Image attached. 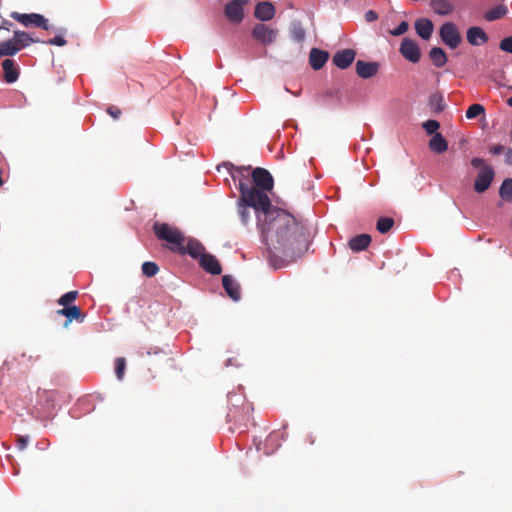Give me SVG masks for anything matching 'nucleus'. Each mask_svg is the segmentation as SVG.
Instances as JSON below:
<instances>
[{"mask_svg":"<svg viewBox=\"0 0 512 512\" xmlns=\"http://www.w3.org/2000/svg\"><path fill=\"white\" fill-rule=\"evenodd\" d=\"M199 265L203 270L212 275H219L222 272V268L219 261L214 255L210 253H205L204 255H201L199 259Z\"/></svg>","mask_w":512,"mask_h":512,"instance_id":"17","label":"nucleus"},{"mask_svg":"<svg viewBox=\"0 0 512 512\" xmlns=\"http://www.w3.org/2000/svg\"><path fill=\"white\" fill-rule=\"evenodd\" d=\"M44 43L49 45L64 46L67 43V41L61 36H56L54 38L49 39L48 41H45Z\"/></svg>","mask_w":512,"mask_h":512,"instance_id":"40","label":"nucleus"},{"mask_svg":"<svg viewBox=\"0 0 512 512\" xmlns=\"http://www.w3.org/2000/svg\"><path fill=\"white\" fill-rule=\"evenodd\" d=\"M394 226V220L391 217H381L377 220L376 229L381 234H385Z\"/></svg>","mask_w":512,"mask_h":512,"instance_id":"32","label":"nucleus"},{"mask_svg":"<svg viewBox=\"0 0 512 512\" xmlns=\"http://www.w3.org/2000/svg\"><path fill=\"white\" fill-rule=\"evenodd\" d=\"M408 30V23L406 21H402L393 31H391V34L394 36H400L403 35Z\"/></svg>","mask_w":512,"mask_h":512,"instance_id":"39","label":"nucleus"},{"mask_svg":"<svg viewBox=\"0 0 512 512\" xmlns=\"http://www.w3.org/2000/svg\"><path fill=\"white\" fill-rule=\"evenodd\" d=\"M222 285L232 300L238 301L241 298L240 286L232 276L224 275L222 277Z\"/></svg>","mask_w":512,"mask_h":512,"instance_id":"21","label":"nucleus"},{"mask_svg":"<svg viewBox=\"0 0 512 512\" xmlns=\"http://www.w3.org/2000/svg\"><path fill=\"white\" fill-rule=\"evenodd\" d=\"M254 14L261 21H269L275 15V7L270 2H260L256 5Z\"/></svg>","mask_w":512,"mask_h":512,"instance_id":"23","label":"nucleus"},{"mask_svg":"<svg viewBox=\"0 0 512 512\" xmlns=\"http://www.w3.org/2000/svg\"><path fill=\"white\" fill-rule=\"evenodd\" d=\"M467 41L473 46H480L488 41L486 32L477 26L470 27L466 33Z\"/></svg>","mask_w":512,"mask_h":512,"instance_id":"20","label":"nucleus"},{"mask_svg":"<svg viewBox=\"0 0 512 512\" xmlns=\"http://www.w3.org/2000/svg\"><path fill=\"white\" fill-rule=\"evenodd\" d=\"M429 57L433 64L438 68L443 67L447 62L445 51L439 47L432 48L429 52Z\"/></svg>","mask_w":512,"mask_h":512,"instance_id":"28","label":"nucleus"},{"mask_svg":"<svg viewBox=\"0 0 512 512\" xmlns=\"http://www.w3.org/2000/svg\"><path fill=\"white\" fill-rule=\"evenodd\" d=\"M56 313L67 318L64 323V327H68L73 320L83 322L85 318V314H83L80 308L75 305L63 307L62 309L57 310Z\"/></svg>","mask_w":512,"mask_h":512,"instance_id":"18","label":"nucleus"},{"mask_svg":"<svg viewBox=\"0 0 512 512\" xmlns=\"http://www.w3.org/2000/svg\"><path fill=\"white\" fill-rule=\"evenodd\" d=\"M499 47L502 51L512 54V36L503 38L499 44Z\"/></svg>","mask_w":512,"mask_h":512,"instance_id":"38","label":"nucleus"},{"mask_svg":"<svg viewBox=\"0 0 512 512\" xmlns=\"http://www.w3.org/2000/svg\"><path fill=\"white\" fill-rule=\"evenodd\" d=\"M440 37L443 43L451 49H455L461 43V35L452 22L444 23L440 28Z\"/></svg>","mask_w":512,"mask_h":512,"instance_id":"9","label":"nucleus"},{"mask_svg":"<svg viewBox=\"0 0 512 512\" xmlns=\"http://www.w3.org/2000/svg\"><path fill=\"white\" fill-rule=\"evenodd\" d=\"M402 56L412 63H418L421 57L417 43L409 38H404L400 45Z\"/></svg>","mask_w":512,"mask_h":512,"instance_id":"13","label":"nucleus"},{"mask_svg":"<svg viewBox=\"0 0 512 512\" xmlns=\"http://www.w3.org/2000/svg\"><path fill=\"white\" fill-rule=\"evenodd\" d=\"M500 197L506 202H512V178H506L499 189Z\"/></svg>","mask_w":512,"mask_h":512,"instance_id":"30","label":"nucleus"},{"mask_svg":"<svg viewBox=\"0 0 512 512\" xmlns=\"http://www.w3.org/2000/svg\"><path fill=\"white\" fill-rule=\"evenodd\" d=\"M182 250V252H177V254H188L194 259H200L201 255L206 253L205 247L202 245V243L194 238H186V242H184Z\"/></svg>","mask_w":512,"mask_h":512,"instance_id":"15","label":"nucleus"},{"mask_svg":"<svg viewBox=\"0 0 512 512\" xmlns=\"http://www.w3.org/2000/svg\"><path fill=\"white\" fill-rule=\"evenodd\" d=\"M27 443H28V437H25V436H18V439H17V447H18L20 450H23V449L27 446Z\"/></svg>","mask_w":512,"mask_h":512,"instance_id":"43","label":"nucleus"},{"mask_svg":"<svg viewBox=\"0 0 512 512\" xmlns=\"http://www.w3.org/2000/svg\"><path fill=\"white\" fill-rule=\"evenodd\" d=\"M355 57H356L355 50L343 49V50L337 51L334 54V56L332 58V62L339 69H346L353 63V61L355 60Z\"/></svg>","mask_w":512,"mask_h":512,"instance_id":"16","label":"nucleus"},{"mask_svg":"<svg viewBox=\"0 0 512 512\" xmlns=\"http://www.w3.org/2000/svg\"><path fill=\"white\" fill-rule=\"evenodd\" d=\"M434 25L427 18H420L415 22V30L417 34L424 40H428L433 33Z\"/></svg>","mask_w":512,"mask_h":512,"instance_id":"24","label":"nucleus"},{"mask_svg":"<svg viewBox=\"0 0 512 512\" xmlns=\"http://www.w3.org/2000/svg\"><path fill=\"white\" fill-rule=\"evenodd\" d=\"M371 243V236L368 234L356 235L349 241V247L354 252L365 250Z\"/></svg>","mask_w":512,"mask_h":512,"instance_id":"25","label":"nucleus"},{"mask_svg":"<svg viewBox=\"0 0 512 512\" xmlns=\"http://www.w3.org/2000/svg\"><path fill=\"white\" fill-rule=\"evenodd\" d=\"M504 151V146L501 144L494 145L490 147V152L493 155H500Z\"/></svg>","mask_w":512,"mask_h":512,"instance_id":"44","label":"nucleus"},{"mask_svg":"<svg viewBox=\"0 0 512 512\" xmlns=\"http://www.w3.org/2000/svg\"><path fill=\"white\" fill-rule=\"evenodd\" d=\"M377 19H378V14L374 10H368L365 13V20L367 22H373V21H376Z\"/></svg>","mask_w":512,"mask_h":512,"instance_id":"42","label":"nucleus"},{"mask_svg":"<svg viewBox=\"0 0 512 512\" xmlns=\"http://www.w3.org/2000/svg\"><path fill=\"white\" fill-rule=\"evenodd\" d=\"M12 27H13V23L12 22H10L8 20H3L1 25H0V31L1 30L10 31Z\"/></svg>","mask_w":512,"mask_h":512,"instance_id":"45","label":"nucleus"},{"mask_svg":"<svg viewBox=\"0 0 512 512\" xmlns=\"http://www.w3.org/2000/svg\"><path fill=\"white\" fill-rule=\"evenodd\" d=\"M507 103L510 107H512V96L507 100Z\"/></svg>","mask_w":512,"mask_h":512,"instance_id":"47","label":"nucleus"},{"mask_svg":"<svg viewBox=\"0 0 512 512\" xmlns=\"http://www.w3.org/2000/svg\"><path fill=\"white\" fill-rule=\"evenodd\" d=\"M229 173L232 179L235 182H238V189L240 191V196H242L243 201H253V197H256L258 201H266V194L262 191H259L257 188H253L250 185L249 179L251 177V167L250 166H235L233 164H229Z\"/></svg>","mask_w":512,"mask_h":512,"instance_id":"3","label":"nucleus"},{"mask_svg":"<svg viewBox=\"0 0 512 512\" xmlns=\"http://www.w3.org/2000/svg\"><path fill=\"white\" fill-rule=\"evenodd\" d=\"M471 165L474 168H480V171L474 181V190L477 193H484L489 189L491 183L493 182L495 171L492 166L485 164L482 158H473L471 160Z\"/></svg>","mask_w":512,"mask_h":512,"instance_id":"6","label":"nucleus"},{"mask_svg":"<svg viewBox=\"0 0 512 512\" xmlns=\"http://www.w3.org/2000/svg\"><path fill=\"white\" fill-rule=\"evenodd\" d=\"M508 13V9L505 5H497L496 7L487 11L484 15L487 21H495L503 18Z\"/></svg>","mask_w":512,"mask_h":512,"instance_id":"29","label":"nucleus"},{"mask_svg":"<svg viewBox=\"0 0 512 512\" xmlns=\"http://www.w3.org/2000/svg\"><path fill=\"white\" fill-rule=\"evenodd\" d=\"M510 224H511V227H512V218H511V223Z\"/></svg>","mask_w":512,"mask_h":512,"instance_id":"48","label":"nucleus"},{"mask_svg":"<svg viewBox=\"0 0 512 512\" xmlns=\"http://www.w3.org/2000/svg\"><path fill=\"white\" fill-rule=\"evenodd\" d=\"M428 147L431 151L441 154L448 149V142L441 133H435L429 140Z\"/></svg>","mask_w":512,"mask_h":512,"instance_id":"26","label":"nucleus"},{"mask_svg":"<svg viewBox=\"0 0 512 512\" xmlns=\"http://www.w3.org/2000/svg\"><path fill=\"white\" fill-rule=\"evenodd\" d=\"M10 16L25 27H39L44 30L50 29L48 19L38 13L24 14L14 11Z\"/></svg>","mask_w":512,"mask_h":512,"instance_id":"7","label":"nucleus"},{"mask_svg":"<svg viewBox=\"0 0 512 512\" xmlns=\"http://www.w3.org/2000/svg\"><path fill=\"white\" fill-rule=\"evenodd\" d=\"M77 296H78V292L77 291H70V292H67V293L63 294L58 299L57 302H58L59 305H62L63 307L71 306L70 304L75 301Z\"/></svg>","mask_w":512,"mask_h":512,"instance_id":"35","label":"nucleus"},{"mask_svg":"<svg viewBox=\"0 0 512 512\" xmlns=\"http://www.w3.org/2000/svg\"><path fill=\"white\" fill-rule=\"evenodd\" d=\"M251 178L254 184L253 188L259 189L266 195L273 189L274 180L268 170L257 167L251 172Z\"/></svg>","mask_w":512,"mask_h":512,"instance_id":"8","label":"nucleus"},{"mask_svg":"<svg viewBox=\"0 0 512 512\" xmlns=\"http://www.w3.org/2000/svg\"><path fill=\"white\" fill-rule=\"evenodd\" d=\"M329 54L326 51L312 48L309 54V64L314 70H320L328 61Z\"/></svg>","mask_w":512,"mask_h":512,"instance_id":"22","label":"nucleus"},{"mask_svg":"<svg viewBox=\"0 0 512 512\" xmlns=\"http://www.w3.org/2000/svg\"><path fill=\"white\" fill-rule=\"evenodd\" d=\"M126 368V361L125 358L119 357L115 360V373L118 378V380H122Z\"/></svg>","mask_w":512,"mask_h":512,"instance_id":"37","label":"nucleus"},{"mask_svg":"<svg viewBox=\"0 0 512 512\" xmlns=\"http://www.w3.org/2000/svg\"><path fill=\"white\" fill-rule=\"evenodd\" d=\"M153 230L156 237L160 240L166 241L169 245L168 248L174 252H182L183 244L186 242V237L177 228L167 223L156 222L153 225Z\"/></svg>","mask_w":512,"mask_h":512,"instance_id":"4","label":"nucleus"},{"mask_svg":"<svg viewBox=\"0 0 512 512\" xmlns=\"http://www.w3.org/2000/svg\"><path fill=\"white\" fill-rule=\"evenodd\" d=\"M277 30L266 24H256L252 30V36L264 45L273 43L277 37Z\"/></svg>","mask_w":512,"mask_h":512,"instance_id":"12","label":"nucleus"},{"mask_svg":"<svg viewBox=\"0 0 512 512\" xmlns=\"http://www.w3.org/2000/svg\"><path fill=\"white\" fill-rule=\"evenodd\" d=\"M240 400L242 401L241 408L236 406L231 408L227 413V419L230 422L246 424L250 420V412L253 410V407L250 403L245 402L244 399Z\"/></svg>","mask_w":512,"mask_h":512,"instance_id":"11","label":"nucleus"},{"mask_svg":"<svg viewBox=\"0 0 512 512\" xmlns=\"http://www.w3.org/2000/svg\"><path fill=\"white\" fill-rule=\"evenodd\" d=\"M505 163L512 165V147L505 154Z\"/></svg>","mask_w":512,"mask_h":512,"instance_id":"46","label":"nucleus"},{"mask_svg":"<svg viewBox=\"0 0 512 512\" xmlns=\"http://www.w3.org/2000/svg\"><path fill=\"white\" fill-rule=\"evenodd\" d=\"M265 219L261 234L270 252L295 259L308 250L306 229L292 214L273 207Z\"/></svg>","mask_w":512,"mask_h":512,"instance_id":"1","label":"nucleus"},{"mask_svg":"<svg viewBox=\"0 0 512 512\" xmlns=\"http://www.w3.org/2000/svg\"><path fill=\"white\" fill-rule=\"evenodd\" d=\"M1 67L3 69V80L6 83L12 84L19 79L20 67L15 60L6 58L1 62Z\"/></svg>","mask_w":512,"mask_h":512,"instance_id":"14","label":"nucleus"},{"mask_svg":"<svg viewBox=\"0 0 512 512\" xmlns=\"http://www.w3.org/2000/svg\"><path fill=\"white\" fill-rule=\"evenodd\" d=\"M253 198L252 202L243 201L242 196H240L237 201V214L241 224L247 226L251 219L250 209H254L257 215V226L261 231L267 221L265 218L272 211L273 206L268 195H266V201H258L256 197Z\"/></svg>","mask_w":512,"mask_h":512,"instance_id":"2","label":"nucleus"},{"mask_svg":"<svg viewBox=\"0 0 512 512\" xmlns=\"http://www.w3.org/2000/svg\"><path fill=\"white\" fill-rule=\"evenodd\" d=\"M429 106L432 110L439 113L445 108L443 96L439 93H434L429 97Z\"/></svg>","mask_w":512,"mask_h":512,"instance_id":"31","label":"nucleus"},{"mask_svg":"<svg viewBox=\"0 0 512 512\" xmlns=\"http://www.w3.org/2000/svg\"><path fill=\"white\" fill-rule=\"evenodd\" d=\"M246 0H232L227 3L224 9L227 19L234 24H239L244 18V5Z\"/></svg>","mask_w":512,"mask_h":512,"instance_id":"10","label":"nucleus"},{"mask_svg":"<svg viewBox=\"0 0 512 512\" xmlns=\"http://www.w3.org/2000/svg\"><path fill=\"white\" fill-rule=\"evenodd\" d=\"M159 271V267L155 262H144L142 264V272L147 277L155 276Z\"/></svg>","mask_w":512,"mask_h":512,"instance_id":"34","label":"nucleus"},{"mask_svg":"<svg viewBox=\"0 0 512 512\" xmlns=\"http://www.w3.org/2000/svg\"><path fill=\"white\" fill-rule=\"evenodd\" d=\"M379 64L377 62H366L358 60L356 62V73L363 79H369L377 74Z\"/></svg>","mask_w":512,"mask_h":512,"instance_id":"19","label":"nucleus"},{"mask_svg":"<svg viewBox=\"0 0 512 512\" xmlns=\"http://www.w3.org/2000/svg\"><path fill=\"white\" fill-rule=\"evenodd\" d=\"M485 114V108L481 104H473L469 106V108L466 111V117L468 119H474L480 115Z\"/></svg>","mask_w":512,"mask_h":512,"instance_id":"33","label":"nucleus"},{"mask_svg":"<svg viewBox=\"0 0 512 512\" xmlns=\"http://www.w3.org/2000/svg\"><path fill=\"white\" fill-rule=\"evenodd\" d=\"M422 127L429 135H434L435 133H438L437 130L440 127V123L437 120H427L422 124Z\"/></svg>","mask_w":512,"mask_h":512,"instance_id":"36","label":"nucleus"},{"mask_svg":"<svg viewBox=\"0 0 512 512\" xmlns=\"http://www.w3.org/2000/svg\"><path fill=\"white\" fill-rule=\"evenodd\" d=\"M430 7L436 14L442 16L451 14L454 10V6L448 0H432Z\"/></svg>","mask_w":512,"mask_h":512,"instance_id":"27","label":"nucleus"},{"mask_svg":"<svg viewBox=\"0 0 512 512\" xmlns=\"http://www.w3.org/2000/svg\"><path fill=\"white\" fill-rule=\"evenodd\" d=\"M37 42H40V40L33 38L27 32L14 30L12 38L6 41H0V58L3 56L12 57L23 48Z\"/></svg>","mask_w":512,"mask_h":512,"instance_id":"5","label":"nucleus"},{"mask_svg":"<svg viewBox=\"0 0 512 512\" xmlns=\"http://www.w3.org/2000/svg\"><path fill=\"white\" fill-rule=\"evenodd\" d=\"M107 113H108L112 118H114V119H118V118L120 117V115H121V113H122V112H121V109H120V108H118L117 106L112 105V106H109V107L107 108Z\"/></svg>","mask_w":512,"mask_h":512,"instance_id":"41","label":"nucleus"}]
</instances>
